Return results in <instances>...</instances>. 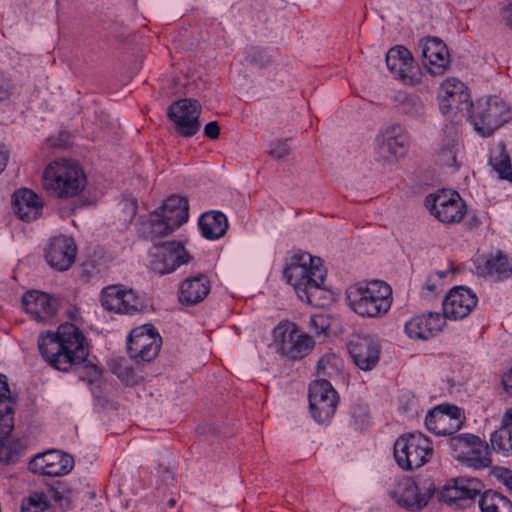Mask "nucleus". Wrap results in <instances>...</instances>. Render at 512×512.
Instances as JSON below:
<instances>
[{"label":"nucleus","instance_id":"24","mask_svg":"<svg viewBox=\"0 0 512 512\" xmlns=\"http://www.w3.org/2000/svg\"><path fill=\"white\" fill-rule=\"evenodd\" d=\"M76 251L77 247L72 238L58 236L51 239L45 258L52 268L66 271L73 265Z\"/></svg>","mask_w":512,"mask_h":512},{"label":"nucleus","instance_id":"21","mask_svg":"<svg viewBox=\"0 0 512 512\" xmlns=\"http://www.w3.org/2000/svg\"><path fill=\"white\" fill-rule=\"evenodd\" d=\"M386 64L395 78L404 84L415 85L419 82V70L412 53L404 46H395L386 54Z\"/></svg>","mask_w":512,"mask_h":512},{"label":"nucleus","instance_id":"41","mask_svg":"<svg viewBox=\"0 0 512 512\" xmlns=\"http://www.w3.org/2000/svg\"><path fill=\"white\" fill-rule=\"evenodd\" d=\"M440 499L447 504H455L460 507V494L458 489V478L451 479L443 488Z\"/></svg>","mask_w":512,"mask_h":512},{"label":"nucleus","instance_id":"36","mask_svg":"<svg viewBox=\"0 0 512 512\" xmlns=\"http://www.w3.org/2000/svg\"><path fill=\"white\" fill-rule=\"evenodd\" d=\"M460 508L470 506L481 495L482 483L476 478H458Z\"/></svg>","mask_w":512,"mask_h":512},{"label":"nucleus","instance_id":"45","mask_svg":"<svg viewBox=\"0 0 512 512\" xmlns=\"http://www.w3.org/2000/svg\"><path fill=\"white\" fill-rule=\"evenodd\" d=\"M204 134L210 139H217L220 134V127L216 121L209 122L204 127Z\"/></svg>","mask_w":512,"mask_h":512},{"label":"nucleus","instance_id":"46","mask_svg":"<svg viewBox=\"0 0 512 512\" xmlns=\"http://www.w3.org/2000/svg\"><path fill=\"white\" fill-rule=\"evenodd\" d=\"M11 94V85L9 81L0 73V101L9 98Z\"/></svg>","mask_w":512,"mask_h":512},{"label":"nucleus","instance_id":"30","mask_svg":"<svg viewBox=\"0 0 512 512\" xmlns=\"http://www.w3.org/2000/svg\"><path fill=\"white\" fill-rule=\"evenodd\" d=\"M439 106L443 114L459 116L457 121L460 119L469 121V117L472 116V110L474 109V104L470 100V94L440 96Z\"/></svg>","mask_w":512,"mask_h":512},{"label":"nucleus","instance_id":"25","mask_svg":"<svg viewBox=\"0 0 512 512\" xmlns=\"http://www.w3.org/2000/svg\"><path fill=\"white\" fill-rule=\"evenodd\" d=\"M420 47L423 65L429 73L434 76L444 74L449 64V52L445 43L439 38L430 37Z\"/></svg>","mask_w":512,"mask_h":512},{"label":"nucleus","instance_id":"50","mask_svg":"<svg viewBox=\"0 0 512 512\" xmlns=\"http://www.w3.org/2000/svg\"><path fill=\"white\" fill-rule=\"evenodd\" d=\"M504 18L507 21V24L512 29V0L509 1L508 5L504 10Z\"/></svg>","mask_w":512,"mask_h":512},{"label":"nucleus","instance_id":"28","mask_svg":"<svg viewBox=\"0 0 512 512\" xmlns=\"http://www.w3.org/2000/svg\"><path fill=\"white\" fill-rule=\"evenodd\" d=\"M209 292L210 282L205 275L200 274L183 281L179 291V299L182 303L193 305L203 301Z\"/></svg>","mask_w":512,"mask_h":512},{"label":"nucleus","instance_id":"11","mask_svg":"<svg viewBox=\"0 0 512 512\" xmlns=\"http://www.w3.org/2000/svg\"><path fill=\"white\" fill-rule=\"evenodd\" d=\"M200 103L192 98H183L168 107V117L174 130L182 137H192L200 129Z\"/></svg>","mask_w":512,"mask_h":512},{"label":"nucleus","instance_id":"33","mask_svg":"<svg viewBox=\"0 0 512 512\" xmlns=\"http://www.w3.org/2000/svg\"><path fill=\"white\" fill-rule=\"evenodd\" d=\"M489 163L499 178L512 182V165L510 156L502 143L492 148Z\"/></svg>","mask_w":512,"mask_h":512},{"label":"nucleus","instance_id":"9","mask_svg":"<svg viewBox=\"0 0 512 512\" xmlns=\"http://www.w3.org/2000/svg\"><path fill=\"white\" fill-rule=\"evenodd\" d=\"M435 491L436 486L430 478L418 481L404 478L396 484L391 496L400 506L410 511H419L428 504Z\"/></svg>","mask_w":512,"mask_h":512},{"label":"nucleus","instance_id":"47","mask_svg":"<svg viewBox=\"0 0 512 512\" xmlns=\"http://www.w3.org/2000/svg\"><path fill=\"white\" fill-rule=\"evenodd\" d=\"M161 469V479L167 485H173L175 481V473L171 467H163L160 466Z\"/></svg>","mask_w":512,"mask_h":512},{"label":"nucleus","instance_id":"27","mask_svg":"<svg viewBox=\"0 0 512 512\" xmlns=\"http://www.w3.org/2000/svg\"><path fill=\"white\" fill-rule=\"evenodd\" d=\"M12 205L19 219L25 222L35 221L42 214L41 198L28 188H21L14 192Z\"/></svg>","mask_w":512,"mask_h":512},{"label":"nucleus","instance_id":"32","mask_svg":"<svg viewBox=\"0 0 512 512\" xmlns=\"http://www.w3.org/2000/svg\"><path fill=\"white\" fill-rule=\"evenodd\" d=\"M490 441L496 452L505 456L512 454V408L504 414L501 426L492 433Z\"/></svg>","mask_w":512,"mask_h":512},{"label":"nucleus","instance_id":"40","mask_svg":"<svg viewBox=\"0 0 512 512\" xmlns=\"http://www.w3.org/2000/svg\"><path fill=\"white\" fill-rule=\"evenodd\" d=\"M151 234L154 237H163L172 233L175 229L166 221L158 211L151 214Z\"/></svg>","mask_w":512,"mask_h":512},{"label":"nucleus","instance_id":"29","mask_svg":"<svg viewBox=\"0 0 512 512\" xmlns=\"http://www.w3.org/2000/svg\"><path fill=\"white\" fill-rule=\"evenodd\" d=\"M158 212L172 228L177 229L188 220V200L172 195L165 200Z\"/></svg>","mask_w":512,"mask_h":512},{"label":"nucleus","instance_id":"16","mask_svg":"<svg viewBox=\"0 0 512 512\" xmlns=\"http://www.w3.org/2000/svg\"><path fill=\"white\" fill-rule=\"evenodd\" d=\"M462 410L457 406L440 405L430 410L425 417L427 429L440 436H453L464 423Z\"/></svg>","mask_w":512,"mask_h":512},{"label":"nucleus","instance_id":"52","mask_svg":"<svg viewBox=\"0 0 512 512\" xmlns=\"http://www.w3.org/2000/svg\"><path fill=\"white\" fill-rule=\"evenodd\" d=\"M433 279L434 275L429 276L425 284V288L430 292H435L437 290V284L433 282Z\"/></svg>","mask_w":512,"mask_h":512},{"label":"nucleus","instance_id":"35","mask_svg":"<svg viewBox=\"0 0 512 512\" xmlns=\"http://www.w3.org/2000/svg\"><path fill=\"white\" fill-rule=\"evenodd\" d=\"M484 272L487 276L498 281L507 279L511 272L507 256L502 252L491 255L484 264Z\"/></svg>","mask_w":512,"mask_h":512},{"label":"nucleus","instance_id":"4","mask_svg":"<svg viewBox=\"0 0 512 512\" xmlns=\"http://www.w3.org/2000/svg\"><path fill=\"white\" fill-rule=\"evenodd\" d=\"M42 185L49 195L58 199H69L84 190L86 176L75 162L66 159L55 160L45 168Z\"/></svg>","mask_w":512,"mask_h":512},{"label":"nucleus","instance_id":"6","mask_svg":"<svg viewBox=\"0 0 512 512\" xmlns=\"http://www.w3.org/2000/svg\"><path fill=\"white\" fill-rule=\"evenodd\" d=\"M432 455L431 441L419 432L403 434L394 443V458L399 467L406 471L422 467Z\"/></svg>","mask_w":512,"mask_h":512},{"label":"nucleus","instance_id":"8","mask_svg":"<svg viewBox=\"0 0 512 512\" xmlns=\"http://www.w3.org/2000/svg\"><path fill=\"white\" fill-rule=\"evenodd\" d=\"M510 119V109L497 96H486L477 100L469 120L478 133L490 136Z\"/></svg>","mask_w":512,"mask_h":512},{"label":"nucleus","instance_id":"14","mask_svg":"<svg viewBox=\"0 0 512 512\" xmlns=\"http://www.w3.org/2000/svg\"><path fill=\"white\" fill-rule=\"evenodd\" d=\"M150 258L148 268L158 275L172 273L180 265L189 261V255L184 246L177 241L156 244Z\"/></svg>","mask_w":512,"mask_h":512},{"label":"nucleus","instance_id":"43","mask_svg":"<svg viewBox=\"0 0 512 512\" xmlns=\"http://www.w3.org/2000/svg\"><path fill=\"white\" fill-rule=\"evenodd\" d=\"M268 154L275 160H282L290 154V147L286 142L276 140L270 143Z\"/></svg>","mask_w":512,"mask_h":512},{"label":"nucleus","instance_id":"31","mask_svg":"<svg viewBox=\"0 0 512 512\" xmlns=\"http://www.w3.org/2000/svg\"><path fill=\"white\" fill-rule=\"evenodd\" d=\"M199 228L204 238L209 240L219 239L224 236L228 229V220L222 212H205L199 218Z\"/></svg>","mask_w":512,"mask_h":512},{"label":"nucleus","instance_id":"7","mask_svg":"<svg viewBox=\"0 0 512 512\" xmlns=\"http://www.w3.org/2000/svg\"><path fill=\"white\" fill-rule=\"evenodd\" d=\"M451 455L459 462L474 469L491 466V451L488 443L479 436L463 433L447 439Z\"/></svg>","mask_w":512,"mask_h":512},{"label":"nucleus","instance_id":"56","mask_svg":"<svg viewBox=\"0 0 512 512\" xmlns=\"http://www.w3.org/2000/svg\"><path fill=\"white\" fill-rule=\"evenodd\" d=\"M510 276H512V267H511V272H510Z\"/></svg>","mask_w":512,"mask_h":512},{"label":"nucleus","instance_id":"39","mask_svg":"<svg viewBox=\"0 0 512 512\" xmlns=\"http://www.w3.org/2000/svg\"><path fill=\"white\" fill-rule=\"evenodd\" d=\"M400 109L403 114L412 119L422 120L425 116V105L418 97H405Z\"/></svg>","mask_w":512,"mask_h":512},{"label":"nucleus","instance_id":"38","mask_svg":"<svg viewBox=\"0 0 512 512\" xmlns=\"http://www.w3.org/2000/svg\"><path fill=\"white\" fill-rule=\"evenodd\" d=\"M21 512H50L46 494L31 493L27 498L23 499Z\"/></svg>","mask_w":512,"mask_h":512},{"label":"nucleus","instance_id":"2","mask_svg":"<svg viewBox=\"0 0 512 512\" xmlns=\"http://www.w3.org/2000/svg\"><path fill=\"white\" fill-rule=\"evenodd\" d=\"M283 275L301 301L315 307L324 305L326 269L321 258L298 251L289 259Z\"/></svg>","mask_w":512,"mask_h":512},{"label":"nucleus","instance_id":"48","mask_svg":"<svg viewBox=\"0 0 512 512\" xmlns=\"http://www.w3.org/2000/svg\"><path fill=\"white\" fill-rule=\"evenodd\" d=\"M501 383L504 390L512 394V367L502 374Z\"/></svg>","mask_w":512,"mask_h":512},{"label":"nucleus","instance_id":"26","mask_svg":"<svg viewBox=\"0 0 512 512\" xmlns=\"http://www.w3.org/2000/svg\"><path fill=\"white\" fill-rule=\"evenodd\" d=\"M445 325L444 317L438 312H429L413 317L405 325L406 334L412 339L428 340L439 334Z\"/></svg>","mask_w":512,"mask_h":512},{"label":"nucleus","instance_id":"37","mask_svg":"<svg viewBox=\"0 0 512 512\" xmlns=\"http://www.w3.org/2000/svg\"><path fill=\"white\" fill-rule=\"evenodd\" d=\"M458 142L454 139L445 141L437 153V163L441 166H456Z\"/></svg>","mask_w":512,"mask_h":512},{"label":"nucleus","instance_id":"15","mask_svg":"<svg viewBox=\"0 0 512 512\" xmlns=\"http://www.w3.org/2000/svg\"><path fill=\"white\" fill-rule=\"evenodd\" d=\"M101 305L109 312L132 315L143 309V301L133 290L123 285H110L101 291Z\"/></svg>","mask_w":512,"mask_h":512},{"label":"nucleus","instance_id":"23","mask_svg":"<svg viewBox=\"0 0 512 512\" xmlns=\"http://www.w3.org/2000/svg\"><path fill=\"white\" fill-rule=\"evenodd\" d=\"M22 306L35 321L48 322L56 315L59 301L41 291H28L22 297Z\"/></svg>","mask_w":512,"mask_h":512},{"label":"nucleus","instance_id":"17","mask_svg":"<svg viewBox=\"0 0 512 512\" xmlns=\"http://www.w3.org/2000/svg\"><path fill=\"white\" fill-rule=\"evenodd\" d=\"M274 335L280 342L279 351L291 359L303 358L314 346L312 337L300 333L294 324L279 325Z\"/></svg>","mask_w":512,"mask_h":512},{"label":"nucleus","instance_id":"44","mask_svg":"<svg viewBox=\"0 0 512 512\" xmlns=\"http://www.w3.org/2000/svg\"><path fill=\"white\" fill-rule=\"evenodd\" d=\"M352 417L355 429H363L366 422V418L368 417V412L366 408L358 407L353 411Z\"/></svg>","mask_w":512,"mask_h":512},{"label":"nucleus","instance_id":"51","mask_svg":"<svg viewBox=\"0 0 512 512\" xmlns=\"http://www.w3.org/2000/svg\"><path fill=\"white\" fill-rule=\"evenodd\" d=\"M8 161V152L4 147L0 148V173L5 169Z\"/></svg>","mask_w":512,"mask_h":512},{"label":"nucleus","instance_id":"42","mask_svg":"<svg viewBox=\"0 0 512 512\" xmlns=\"http://www.w3.org/2000/svg\"><path fill=\"white\" fill-rule=\"evenodd\" d=\"M441 91L443 93L442 96H450L452 94L453 96L469 94L465 84L454 78L446 80L441 86Z\"/></svg>","mask_w":512,"mask_h":512},{"label":"nucleus","instance_id":"34","mask_svg":"<svg viewBox=\"0 0 512 512\" xmlns=\"http://www.w3.org/2000/svg\"><path fill=\"white\" fill-rule=\"evenodd\" d=\"M481 512H512V502L502 494L489 490L481 495Z\"/></svg>","mask_w":512,"mask_h":512},{"label":"nucleus","instance_id":"5","mask_svg":"<svg viewBox=\"0 0 512 512\" xmlns=\"http://www.w3.org/2000/svg\"><path fill=\"white\" fill-rule=\"evenodd\" d=\"M15 406L7 378L0 374V460L7 463L15 462L24 449L21 441L11 436Z\"/></svg>","mask_w":512,"mask_h":512},{"label":"nucleus","instance_id":"3","mask_svg":"<svg viewBox=\"0 0 512 512\" xmlns=\"http://www.w3.org/2000/svg\"><path fill=\"white\" fill-rule=\"evenodd\" d=\"M346 298L349 307L359 316L377 318L389 311L392 289L379 280L360 282L347 289Z\"/></svg>","mask_w":512,"mask_h":512},{"label":"nucleus","instance_id":"18","mask_svg":"<svg viewBox=\"0 0 512 512\" xmlns=\"http://www.w3.org/2000/svg\"><path fill=\"white\" fill-rule=\"evenodd\" d=\"M409 138L400 124H392L385 128L377 138V154L386 162L403 157L407 152Z\"/></svg>","mask_w":512,"mask_h":512},{"label":"nucleus","instance_id":"20","mask_svg":"<svg viewBox=\"0 0 512 512\" xmlns=\"http://www.w3.org/2000/svg\"><path fill=\"white\" fill-rule=\"evenodd\" d=\"M73 467V458L57 450H50L36 455L28 465L30 472L52 477L66 475Z\"/></svg>","mask_w":512,"mask_h":512},{"label":"nucleus","instance_id":"19","mask_svg":"<svg viewBox=\"0 0 512 512\" xmlns=\"http://www.w3.org/2000/svg\"><path fill=\"white\" fill-rule=\"evenodd\" d=\"M347 349L355 365L363 371L372 370L379 362L381 346L369 335H353Z\"/></svg>","mask_w":512,"mask_h":512},{"label":"nucleus","instance_id":"53","mask_svg":"<svg viewBox=\"0 0 512 512\" xmlns=\"http://www.w3.org/2000/svg\"><path fill=\"white\" fill-rule=\"evenodd\" d=\"M317 368H318V374L319 375H328L329 373L326 372V367H325V359L322 358L318 361V364H317Z\"/></svg>","mask_w":512,"mask_h":512},{"label":"nucleus","instance_id":"49","mask_svg":"<svg viewBox=\"0 0 512 512\" xmlns=\"http://www.w3.org/2000/svg\"><path fill=\"white\" fill-rule=\"evenodd\" d=\"M501 479L503 484L507 487V489L512 492V471L505 469L501 474Z\"/></svg>","mask_w":512,"mask_h":512},{"label":"nucleus","instance_id":"12","mask_svg":"<svg viewBox=\"0 0 512 512\" xmlns=\"http://www.w3.org/2000/svg\"><path fill=\"white\" fill-rule=\"evenodd\" d=\"M339 402L337 391L326 379H318L309 387V407L318 423L328 422L336 412Z\"/></svg>","mask_w":512,"mask_h":512},{"label":"nucleus","instance_id":"55","mask_svg":"<svg viewBox=\"0 0 512 512\" xmlns=\"http://www.w3.org/2000/svg\"><path fill=\"white\" fill-rule=\"evenodd\" d=\"M169 505H170V506H174V505H175V500H174V499H171V500L169 501Z\"/></svg>","mask_w":512,"mask_h":512},{"label":"nucleus","instance_id":"54","mask_svg":"<svg viewBox=\"0 0 512 512\" xmlns=\"http://www.w3.org/2000/svg\"><path fill=\"white\" fill-rule=\"evenodd\" d=\"M439 279H443L446 276V273L444 271H438L435 274Z\"/></svg>","mask_w":512,"mask_h":512},{"label":"nucleus","instance_id":"1","mask_svg":"<svg viewBox=\"0 0 512 512\" xmlns=\"http://www.w3.org/2000/svg\"><path fill=\"white\" fill-rule=\"evenodd\" d=\"M37 344L45 362L62 372L84 363L89 355L85 336L72 323L61 324L55 332L41 333Z\"/></svg>","mask_w":512,"mask_h":512},{"label":"nucleus","instance_id":"22","mask_svg":"<svg viewBox=\"0 0 512 512\" xmlns=\"http://www.w3.org/2000/svg\"><path fill=\"white\" fill-rule=\"evenodd\" d=\"M477 304L476 294L463 286L453 287L446 294L443 302V317L450 320L466 318Z\"/></svg>","mask_w":512,"mask_h":512},{"label":"nucleus","instance_id":"10","mask_svg":"<svg viewBox=\"0 0 512 512\" xmlns=\"http://www.w3.org/2000/svg\"><path fill=\"white\" fill-rule=\"evenodd\" d=\"M425 206L435 218L445 224L459 223L466 214V204L459 193L447 189L426 196Z\"/></svg>","mask_w":512,"mask_h":512},{"label":"nucleus","instance_id":"13","mask_svg":"<svg viewBox=\"0 0 512 512\" xmlns=\"http://www.w3.org/2000/svg\"><path fill=\"white\" fill-rule=\"evenodd\" d=\"M162 345V338L151 325L134 328L127 341L130 358L139 362H150L156 358Z\"/></svg>","mask_w":512,"mask_h":512}]
</instances>
